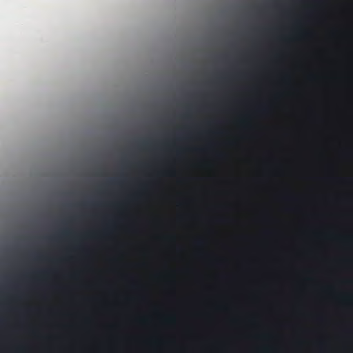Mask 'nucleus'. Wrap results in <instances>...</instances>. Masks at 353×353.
Masks as SVG:
<instances>
[{"label": "nucleus", "instance_id": "f257e3e1", "mask_svg": "<svg viewBox=\"0 0 353 353\" xmlns=\"http://www.w3.org/2000/svg\"><path fill=\"white\" fill-rule=\"evenodd\" d=\"M17 350L19 352H23L24 351V348L21 345H19L17 346Z\"/></svg>", "mask_w": 353, "mask_h": 353}, {"label": "nucleus", "instance_id": "f03ea898", "mask_svg": "<svg viewBox=\"0 0 353 353\" xmlns=\"http://www.w3.org/2000/svg\"><path fill=\"white\" fill-rule=\"evenodd\" d=\"M17 297L21 299L22 297V293L20 291L16 292Z\"/></svg>", "mask_w": 353, "mask_h": 353}, {"label": "nucleus", "instance_id": "7ed1b4c3", "mask_svg": "<svg viewBox=\"0 0 353 353\" xmlns=\"http://www.w3.org/2000/svg\"><path fill=\"white\" fill-rule=\"evenodd\" d=\"M196 244L199 246H201L203 245V240H199L196 241Z\"/></svg>", "mask_w": 353, "mask_h": 353}, {"label": "nucleus", "instance_id": "20e7f679", "mask_svg": "<svg viewBox=\"0 0 353 353\" xmlns=\"http://www.w3.org/2000/svg\"><path fill=\"white\" fill-rule=\"evenodd\" d=\"M3 324V317L1 316V325Z\"/></svg>", "mask_w": 353, "mask_h": 353}, {"label": "nucleus", "instance_id": "39448f33", "mask_svg": "<svg viewBox=\"0 0 353 353\" xmlns=\"http://www.w3.org/2000/svg\"><path fill=\"white\" fill-rule=\"evenodd\" d=\"M1 277L3 276V274H1Z\"/></svg>", "mask_w": 353, "mask_h": 353}]
</instances>
